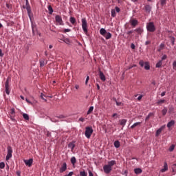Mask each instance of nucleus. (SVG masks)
Here are the masks:
<instances>
[{
  "label": "nucleus",
  "instance_id": "1",
  "mask_svg": "<svg viewBox=\"0 0 176 176\" xmlns=\"http://www.w3.org/2000/svg\"><path fill=\"white\" fill-rule=\"evenodd\" d=\"M146 30L149 32H155V31H156V28L155 27V24L153 23V22H149L148 23H147Z\"/></svg>",
  "mask_w": 176,
  "mask_h": 176
},
{
  "label": "nucleus",
  "instance_id": "2",
  "mask_svg": "<svg viewBox=\"0 0 176 176\" xmlns=\"http://www.w3.org/2000/svg\"><path fill=\"white\" fill-rule=\"evenodd\" d=\"M93 128L91 126H87L85 128V137L89 139L91 137V134H93Z\"/></svg>",
  "mask_w": 176,
  "mask_h": 176
},
{
  "label": "nucleus",
  "instance_id": "3",
  "mask_svg": "<svg viewBox=\"0 0 176 176\" xmlns=\"http://www.w3.org/2000/svg\"><path fill=\"white\" fill-rule=\"evenodd\" d=\"M81 21L82 30L85 34H87V32H89V30H87V20H86V18H83Z\"/></svg>",
  "mask_w": 176,
  "mask_h": 176
},
{
  "label": "nucleus",
  "instance_id": "4",
  "mask_svg": "<svg viewBox=\"0 0 176 176\" xmlns=\"http://www.w3.org/2000/svg\"><path fill=\"white\" fill-rule=\"evenodd\" d=\"M7 151H8V153L6 157V160L8 161V160H10L12 156V153H13V148H12V146H8L7 147Z\"/></svg>",
  "mask_w": 176,
  "mask_h": 176
},
{
  "label": "nucleus",
  "instance_id": "5",
  "mask_svg": "<svg viewBox=\"0 0 176 176\" xmlns=\"http://www.w3.org/2000/svg\"><path fill=\"white\" fill-rule=\"evenodd\" d=\"M9 80H10V78H8L6 83H5V89H6V93L9 96L10 94V88L9 87Z\"/></svg>",
  "mask_w": 176,
  "mask_h": 176
},
{
  "label": "nucleus",
  "instance_id": "6",
  "mask_svg": "<svg viewBox=\"0 0 176 176\" xmlns=\"http://www.w3.org/2000/svg\"><path fill=\"white\" fill-rule=\"evenodd\" d=\"M55 20L56 23H58L59 25H64V22L63 21V18H61V16L56 15L55 16Z\"/></svg>",
  "mask_w": 176,
  "mask_h": 176
},
{
  "label": "nucleus",
  "instance_id": "7",
  "mask_svg": "<svg viewBox=\"0 0 176 176\" xmlns=\"http://www.w3.org/2000/svg\"><path fill=\"white\" fill-rule=\"evenodd\" d=\"M129 23L133 28L137 27V25H138V20L133 18L131 19V20L129 21Z\"/></svg>",
  "mask_w": 176,
  "mask_h": 176
},
{
  "label": "nucleus",
  "instance_id": "8",
  "mask_svg": "<svg viewBox=\"0 0 176 176\" xmlns=\"http://www.w3.org/2000/svg\"><path fill=\"white\" fill-rule=\"evenodd\" d=\"M103 170H104V172L105 173V174H109V173H111V171H112V168L109 166L108 165H104L103 166Z\"/></svg>",
  "mask_w": 176,
  "mask_h": 176
},
{
  "label": "nucleus",
  "instance_id": "9",
  "mask_svg": "<svg viewBox=\"0 0 176 176\" xmlns=\"http://www.w3.org/2000/svg\"><path fill=\"white\" fill-rule=\"evenodd\" d=\"M99 77L102 82H105V80H107V77H105V75L104 74V73L100 69H99Z\"/></svg>",
  "mask_w": 176,
  "mask_h": 176
},
{
  "label": "nucleus",
  "instance_id": "10",
  "mask_svg": "<svg viewBox=\"0 0 176 176\" xmlns=\"http://www.w3.org/2000/svg\"><path fill=\"white\" fill-rule=\"evenodd\" d=\"M34 162V160L30 159V160H25L24 163L26 166H28V167H31L32 166V163Z\"/></svg>",
  "mask_w": 176,
  "mask_h": 176
},
{
  "label": "nucleus",
  "instance_id": "11",
  "mask_svg": "<svg viewBox=\"0 0 176 176\" xmlns=\"http://www.w3.org/2000/svg\"><path fill=\"white\" fill-rule=\"evenodd\" d=\"M65 171H67V163H63L60 168V173H64Z\"/></svg>",
  "mask_w": 176,
  "mask_h": 176
},
{
  "label": "nucleus",
  "instance_id": "12",
  "mask_svg": "<svg viewBox=\"0 0 176 176\" xmlns=\"http://www.w3.org/2000/svg\"><path fill=\"white\" fill-rule=\"evenodd\" d=\"M68 148H70L72 152H74V149L75 148V142H72L69 143Z\"/></svg>",
  "mask_w": 176,
  "mask_h": 176
},
{
  "label": "nucleus",
  "instance_id": "13",
  "mask_svg": "<svg viewBox=\"0 0 176 176\" xmlns=\"http://www.w3.org/2000/svg\"><path fill=\"white\" fill-rule=\"evenodd\" d=\"M168 170V165L166 164V162L164 163V168L161 169V173H166Z\"/></svg>",
  "mask_w": 176,
  "mask_h": 176
},
{
  "label": "nucleus",
  "instance_id": "14",
  "mask_svg": "<svg viewBox=\"0 0 176 176\" xmlns=\"http://www.w3.org/2000/svg\"><path fill=\"white\" fill-rule=\"evenodd\" d=\"M144 10L146 12V13H151V10H152V7L149 5H146L144 6Z\"/></svg>",
  "mask_w": 176,
  "mask_h": 176
},
{
  "label": "nucleus",
  "instance_id": "15",
  "mask_svg": "<svg viewBox=\"0 0 176 176\" xmlns=\"http://www.w3.org/2000/svg\"><path fill=\"white\" fill-rule=\"evenodd\" d=\"M115 164H116V161L111 160V161L108 162L107 165L112 168V167H113V166H115Z\"/></svg>",
  "mask_w": 176,
  "mask_h": 176
},
{
  "label": "nucleus",
  "instance_id": "16",
  "mask_svg": "<svg viewBox=\"0 0 176 176\" xmlns=\"http://www.w3.org/2000/svg\"><path fill=\"white\" fill-rule=\"evenodd\" d=\"M126 123H127V120L122 119L120 120V124L122 126V127H124V126H126Z\"/></svg>",
  "mask_w": 176,
  "mask_h": 176
},
{
  "label": "nucleus",
  "instance_id": "17",
  "mask_svg": "<svg viewBox=\"0 0 176 176\" xmlns=\"http://www.w3.org/2000/svg\"><path fill=\"white\" fill-rule=\"evenodd\" d=\"M105 39L108 40V39H111V38H112V34H111L110 32H108L104 35L103 36Z\"/></svg>",
  "mask_w": 176,
  "mask_h": 176
},
{
  "label": "nucleus",
  "instance_id": "18",
  "mask_svg": "<svg viewBox=\"0 0 176 176\" xmlns=\"http://www.w3.org/2000/svg\"><path fill=\"white\" fill-rule=\"evenodd\" d=\"M135 31L139 35H141V34H142L144 32V30H142V28H138L135 29Z\"/></svg>",
  "mask_w": 176,
  "mask_h": 176
},
{
  "label": "nucleus",
  "instance_id": "19",
  "mask_svg": "<svg viewBox=\"0 0 176 176\" xmlns=\"http://www.w3.org/2000/svg\"><path fill=\"white\" fill-rule=\"evenodd\" d=\"M107 33V30L104 28H101L100 30V35H102V36H104V35Z\"/></svg>",
  "mask_w": 176,
  "mask_h": 176
},
{
  "label": "nucleus",
  "instance_id": "20",
  "mask_svg": "<svg viewBox=\"0 0 176 176\" xmlns=\"http://www.w3.org/2000/svg\"><path fill=\"white\" fill-rule=\"evenodd\" d=\"M135 174H141L142 173V169L140 168H137L134 169Z\"/></svg>",
  "mask_w": 176,
  "mask_h": 176
},
{
  "label": "nucleus",
  "instance_id": "21",
  "mask_svg": "<svg viewBox=\"0 0 176 176\" xmlns=\"http://www.w3.org/2000/svg\"><path fill=\"white\" fill-rule=\"evenodd\" d=\"M69 21L73 24V25H75V24H76V19H75V17L71 16Z\"/></svg>",
  "mask_w": 176,
  "mask_h": 176
},
{
  "label": "nucleus",
  "instance_id": "22",
  "mask_svg": "<svg viewBox=\"0 0 176 176\" xmlns=\"http://www.w3.org/2000/svg\"><path fill=\"white\" fill-rule=\"evenodd\" d=\"M175 124V121L174 120H171L170 122H169L168 124H167V127H168L170 129V127H173V126Z\"/></svg>",
  "mask_w": 176,
  "mask_h": 176
},
{
  "label": "nucleus",
  "instance_id": "23",
  "mask_svg": "<svg viewBox=\"0 0 176 176\" xmlns=\"http://www.w3.org/2000/svg\"><path fill=\"white\" fill-rule=\"evenodd\" d=\"M60 41H63V42H64L67 45H69V43H71V41L68 38H63L60 39Z\"/></svg>",
  "mask_w": 176,
  "mask_h": 176
},
{
  "label": "nucleus",
  "instance_id": "24",
  "mask_svg": "<svg viewBox=\"0 0 176 176\" xmlns=\"http://www.w3.org/2000/svg\"><path fill=\"white\" fill-rule=\"evenodd\" d=\"M144 69L146 70V71H149V69H151V66L149 65V63H148V62H146L144 63Z\"/></svg>",
  "mask_w": 176,
  "mask_h": 176
},
{
  "label": "nucleus",
  "instance_id": "25",
  "mask_svg": "<svg viewBox=\"0 0 176 176\" xmlns=\"http://www.w3.org/2000/svg\"><path fill=\"white\" fill-rule=\"evenodd\" d=\"M137 126H141V122H138L134 123V124L131 126V129H135V127H137Z\"/></svg>",
  "mask_w": 176,
  "mask_h": 176
},
{
  "label": "nucleus",
  "instance_id": "26",
  "mask_svg": "<svg viewBox=\"0 0 176 176\" xmlns=\"http://www.w3.org/2000/svg\"><path fill=\"white\" fill-rule=\"evenodd\" d=\"M162 65H163V61L159 60V62L156 64V68H161Z\"/></svg>",
  "mask_w": 176,
  "mask_h": 176
},
{
  "label": "nucleus",
  "instance_id": "27",
  "mask_svg": "<svg viewBox=\"0 0 176 176\" xmlns=\"http://www.w3.org/2000/svg\"><path fill=\"white\" fill-rule=\"evenodd\" d=\"M40 63V67H45V65H46V63H45V59H42L39 60Z\"/></svg>",
  "mask_w": 176,
  "mask_h": 176
},
{
  "label": "nucleus",
  "instance_id": "28",
  "mask_svg": "<svg viewBox=\"0 0 176 176\" xmlns=\"http://www.w3.org/2000/svg\"><path fill=\"white\" fill-rule=\"evenodd\" d=\"M70 162L73 166H75V163H76V158L75 157H72L70 160Z\"/></svg>",
  "mask_w": 176,
  "mask_h": 176
},
{
  "label": "nucleus",
  "instance_id": "29",
  "mask_svg": "<svg viewBox=\"0 0 176 176\" xmlns=\"http://www.w3.org/2000/svg\"><path fill=\"white\" fill-rule=\"evenodd\" d=\"M160 3L161 6H164L167 3V0H160Z\"/></svg>",
  "mask_w": 176,
  "mask_h": 176
},
{
  "label": "nucleus",
  "instance_id": "30",
  "mask_svg": "<svg viewBox=\"0 0 176 176\" xmlns=\"http://www.w3.org/2000/svg\"><path fill=\"white\" fill-rule=\"evenodd\" d=\"M111 17H116V11L115 10V9H112L111 10Z\"/></svg>",
  "mask_w": 176,
  "mask_h": 176
},
{
  "label": "nucleus",
  "instance_id": "31",
  "mask_svg": "<svg viewBox=\"0 0 176 176\" xmlns=\"http://www.w3.org/2000/svg\"><path fill=\"white\" fill-rule=\"evenodd\" d=\"M23 118L25 120H30V116H29L28 114H27V113H23Z\"/></svg>",
  "mask_w": 176,
  "mask_h": 176
},
{
  "label": "nucleus",
  "instance_id": "32",
  "mask_svg": "<svg viewBox=\"0 0 176 176\" xmlns=\"http://www.w3.org/2000/svg\"><path fill=\"white\" fill-rule=\"evenodd\" d=\"M162 128L159 129L156 133H155V135L156 137H159V135H160V134L162 133Z\"/></svg>",
  "mask_w": 176,
  "mask_h": 176
},
{
  "label": "nucleus",
  "instance_id": "33",
  "mask_svg": "<svg viewBox=\"0 0 176 176\" xmlns=\"http://www.w3.org/2000/svg\"><path fill=\"white\" fill-rule=\"evenodd\" d=\"M114 146L116 148H119L120 146V142H119L118 140L114 142Z\"/></svg>",
  "mask_w": 176,
  "mask_h": 176
},
{
  "label": "nucleus",
  "instance_id": "34",
  "mask_svg": "<svg viewBox=\"0 0 176 176\" xmlns=\"http://www.w3.org/2000/svg\"><path fill=\"white\" fill-rule=\"evenodd\" d=\"M162 113L163 116H166V114L167 113V109L166 107H164V109L162 111Z\"/></svg>",
  "mask_w": 176,
  "mask_h": 176
},
{
  "label": "nucleus",
  "instance_id": "35",
  "mask_svg": "<svg viewBox=\"0 0 176 176\" xmlns=\"http://www.w3.org/2000/svg\"><path fill=\"white\" fill-rule=\"evenodd\" d=\"M94 109V107L93 106L90 107L87 111V115H90V113L93 112Z\"/></svg>",
  "mask_w": 176,
  "mask_h": 176
},
{
  "label": "nucleus",
  "instance_id": "36",
  "mask_svg": "<svg viewBox=\"0 0 176 176\" xmlns=\"http://www.w3.org/2000/svg\"><path fill=\"white\" fill-rule=\"evenodd\" d=\"M48 10L50 14H53V8L52 7V6H48Z\"/></svg>",
  "mask_w": 176,
  "mask_h": 176
},
{
  "label": "nucleus",
  "instance_id": "37",
  "mask_svg": "<svg viewBox=\"0 0 176 176\" xmlns=\"http://www.w3.org/2000/svg\"><path fill=\"white\" fill-rule=\"evenodd\" d=\"M151 116H153V113H150L146 117V119L145 120H149V119H151Z\"/></svg>",
  "mask_w": 176,
  "mask_h": 176
},
{
  "label": "nucleus",
  "instance_id": "38",
  "mask_svg": "<svg viewBox=\"0 0 176 176\" xmlns=\"http://www.w3.org/2000/svg\"><path fill=\"white\" fill-rule=\"evenodd\" d=\"M175 148V145L172 144V145L169 147V148H168L169 152H173V151H174V148Z\"/></svg>",
  "mask_w": 176,
  "mask_h": 176
},
{
  "label": "nucleus",
  "instance_id": "39",
  "mask_svg": "<svg viewBox=\"0 0 176 176\" xmlns=\"http://www.w3.org/2000/svg\"><path fill=\"white\" fill-rule=\"evenodd\" d=\"M80 176H87V173H86V171H85V170L80 171Z\"/></svg>",
  "mask_w": 176,
  "mask_h": 176
},
{
  "label": "nucleus",
  "instance_id": "40",
  "mask_svg": "<svg viewBox=\"0 0 176 176\" xmlns=\"http://www.w3.org/2000/svg\"><path fill=\"white\" fill-rule=\"evenodd\" d=\"M164 102H166V100H160L157 101V104L160 105L162 104H164Z\"/></svg>",
  "mask_w": 176,
  "mask_h": 176
},
{
  "label": "nucleus",
  "instance_id": "41",
  "mask_svg": "<svg viewBox=\"0 0 176 176\" xmlns=\"http://www.w3.org/2000/svg\"><path fill=\"white\" fill-rule=\"evenodd\" d=\"M163 49H164V44L161 43L160 45V49L158 50V52H160V50H163Z\"/></svg>",
  "mask_w": 176,
  "mask_h": 176
},
{
  "label": "nucleus",
  "instance_id": "42",
  "mask_svg": "<svg viewBox=\"0 0 176 176\" xmlns=\"http://www.w3.org/2000/svg\"><path fill=\"white\" fill-rule=\"evenodd\" d=\"M14 113H16V112L14 111V109H12L10 111L11 118L14 116Z\"/></svg>",
  "mask_w": 176,
  "mask_h": 176
},
{
  "label": "nucleus",
  "instance_id": "43",
  "mask_svg": "<svg viewBox=\"0 0 176 176\" xmlns=\"http://www.w3.org/2000/svg\"><path fill=\"white\" fill-rule=\"evenodd\" d=\"M172 170L173 173H176V164L173 165Z\"/></svg>",
  "mask_w": 176,
  "mask_h": 176
},
{
  "label": "nucleus",
  "instance_id": "44",
  "mask_svg": "<svg viewBox=\"0 0 176 176\" xmlns=\"http://www.w3.org/2000/svg\"><path fill=\"white\" fill-rule=\"evenodd\" d=\"M117 13H119L120 12V8L119 7L116 6L114 10Z\"/></svg>",
  "mask_w": 176,
  "mask_h": 176
},
{
  "label": "nucleus",
  "instance_id": "45",
  "mask_svg": "<svg viewBox=\"0 0 176 176\" xmlns=\"http://www.w3.org/2000/svg\"><path fill=\"white\" fill-rule=\"evenodd\" d=\"M0 168H5V162L0 163Z\"/></svg>",
  "mask_w": 176,
  "mask_h": 176
},
{
  "label": "nucleus",
  "instance_id": "46",
  "mask_svg": "<svg viewBox=\"0 0 176 176\" xmlns=\"http://www.w3.org/2000/svg\"><path fill=\"white\" fill-rule=\"evenodd\" d=\"M175 42V38L174 37H172L170 38V43H172V45H174Z\"/></svg>",
  "mask_w": 176,
  "mask_h": 176
},
{
  "label": "nucleus",
  "instance_id": "47",
  "mask_svg": "<svg viewBox=\"0 0 176 176\" xmlns=\"http://www.w3.org/2000/svg\"><path fill=\"white\" fill-rule=\"evenodd\" d=\"M173 69H176V60L173 61Z\"/></svg>",
  "mask_w": 176,
  "mask_h": 176
},
{
  "label": "nucleus",
  "instance_id": "48",
  "mask_svg": "<svg viewBox=\"0 0 176 176\" xmlns=\"http://www.w3.org/2000/svg\"><path fill=\"white\" fill-rule=\"evenodd\" d=\"M115 101H116V105H117L118 107H120V105H122V102H117V101H116V99H115Z\"/></svg>",
  "mask_w": 176,
  "mask_h": 176
},
{
  "label": "nucleus",
  "instance_id": "49",
  "mask_svg": "<svg viewBox=\"0 0 176 176\" xmlns=\"http://www.w3.org/2000/svg\"><path fill=\"white\" fill-rule=\"evenodd\" d=\"M34 25H32V34L33 35H35V30H34Z\"/></svg>",
  "mask_w": 176,
  "mask_h": 176
},
{
  "label": "nucleus",
  "instance_id": "50",
  "mask_svg": "<svg viewBox=\"0 0 176 176\" xmlns=\"http://www.w3.org/2000/svg\"><path fill=\"white\" fill-rule=\"evenodd\" d=\"M166 58H167V55H164V56L162 57L161 61H163V60H166Z\"/></svg>",
  "mask_w": 176,
  "mask_h": 176
},
{
  "label": "nucleus",
  "instance_id": "51",
  "mask_svg": "<svg viewBox=\"0 0 176 176\" xmlns=\"http://www.w3.org/2000/svg\"><path fill=\"white\" fill-rule=\"evenodd\" d=\"M139 64H140V66L144 67V65L145 63H144V62H143L142 60H140V61L139 62Z\"/></svg>",
  "mask_w": 176,
  "mask_h": 176
},
{
  "label": "nucleus",
  "instance_id": "52",
  "mask_svg": "<svg viewBox=\"0 0 176 176\" xmlns=\"http://www.w3.org/2000/svg\"><path fill=\"white\" fill-rule=\"evenodd\" d=\"M58 119H64L65 117L63 115H60L59 116L57 117Z\"/></svg>",
  "mask_w": 176,
  "mask_h": 176
},
{
  "label": "nucleus",
  "instance_id": "53",
  "mask_svg": "<svg viewBox=\"0 0 176 176\" xmlns=\"http://www.w3.org/2000/svg\"><path fill=\"white\" fill-rule=\"evenodd\" d=\"M41 98H42V100H44V101L46 102V101H47L46 99H45V98L43 97V94H41Z\"/></svg>",
  "mask_w": 176,
  "mask_h": 176
},
{
  "label": "nucleus",
  "instance_id": "54",
  "mask_svg": "<svg viewBox=\"0 0 176 176\" xmlns=\"http://www.w3.org/2000/svg\"><path fill=\"white\" fill-rule=\"evenodd\" d=\"M16 175L17 176H21V172L19 171V170L16 171Z\"/></svg>",
  "mask_w": 176,
  "mask_h": 176
},
{
  "label": "nucleus",
  "instance_id": "55",
  "mask_svg": "<svg viewBox=\"0 0 176 176\" xmlns=\"http://www.w3.org/2000/svg\"><path fill=\"white\" fill-rule=\"evenodd\" d=\"M138 101H141L142 100V95H140V96L138 97Z\"/></svg>",
  "mask_w": 176,
  "mask_h": 176
},
{
  "label": "nucleus",
  "instance_id": "56",
  "mask_svg": "<svg viewBox=\"0 0 176 176\" xmlns=\"http://www.w3.org/2000/svg\"><path fill=\"white\" fill-rule=\"evenodd\" d=\"M64 32H71V30L70 29H65Z\"/></svg>",
  "mask_w": 176,
  "mask_h": 176
},
{
  "label": "nucleus",
  "instance_id": "57",
  "mask_svg": "<svg viewBox=\"0 0 176 176\" xmlns=\"http://www.w3.org/2000/svg\"><path fill=\"white\" fill-rule=\"evenodd\" d=\"M133 30H131V31H129L126 32L127 35H130L131 34H133Z\"/></svg>",
  "mask_w": 176,
  "mask_h": 176
},
{
  "label": "nucleus",
  "instance_id": "58",
  "mask_svg": "<svg viewBox=\"0 0 176 176\" xmlns=\"http://www.w3.org/2000/svg\"><path fill=\"white\" fill-rule=\"evenodd\" d=\"M26 102H28V104H30L31 105H32V102H31V101H30L29 100H28L27 98L25 99Z\"/></svg>",
  "mask_w": 176,
  "mask_h": 176
},
{
  "label": "nucleus",
  "instance_id": "59",
  "mask_svg": "<svg viewBox=\"0 0 176 176\" xmlns=\"http://www.w3.org/2000/svg\"><path fill=\"white\" fill-rule=\"evenodd\" d=\"M89 176H94L91 170L89 171Z\"/></svg>",
  "mask_w": 176,
  "mask_h": 176
},
{
  "label": "nucleus",
  "instance_id": "60",
  "mask_svg": "<svg viewBox=\"0 0 176 176\" xmlns=\"http://www.w3.org/2000/svg\"><path fill=\"white\" fill-rule=\"evenodd\" d=\"M79 120H80V122H85V118H80Z\"/></svg>",
  "mask_w": 176,
  "mask_h": 176
},
{
  "label": "nucleus",
  "instance_id": "61",
  "mask_svg": "<svg viewBox=\"0 0 176 176\" xmlns=\"http://www.w3.org/2000/svg\"><path fill=\"white\" fill-rule=\"evenodd\" d=\"M0 57H3V54L2 53V50H0Z\"/></svg>",
  "mask_w": 176,
  "mask_h": 176
},
{
  "label": "nucleus",
  "instance_id": "62",
  "mask_svg": "<svg viewBox=\"0 0 176 176\" xmlns=\"http://www.w3.org/2000/svg\"><path fill=\"white\" fill-rule=\"evenodd\" d=\"M164 96H166V91H164L161 94L162 97H164Z\"/></svg>",
  "mask_w": 176,
  "mask_h": 176
},
{
  "label": "nucleus",
  "instance_id": "63",
  "mask_svg": "<svg viewBox=\"0 0 176 176\" xmlns=\"http://www.w3.org/2000/svg\"><path fill=\"white\" fill-rule=\"evenodd\" d=\"M131 49H135V45L134 44L131 45Z\"/></svg>",
  "mask_w": 176,
  "mask_h": 176
},
{
  "label": "nucleus",
  "instance_id": "64",
  "mask_svg": "<svg viewBox=\"0 0 176 176\" xmlns=\"http://www.w3.org/2000/svg\"><path fill=\"white\" fill-rule=\"evenodd\" d=\"M151 43V41H147L145 42V45H149Z\"/></svg>",
  "mask_w": 176,
  "mask_h": 176
}]
</instances>
